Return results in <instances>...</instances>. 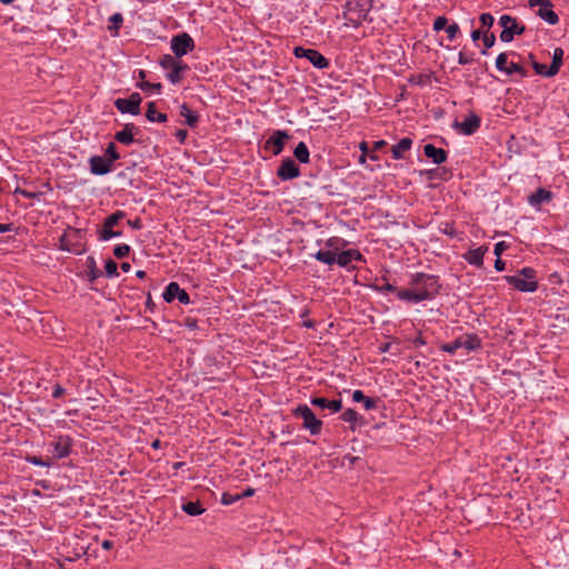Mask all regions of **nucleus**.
Instances as JSON below:
<instances>
[{
	"instance_id": "obj_1",
	"label": "nucleus",
	"mask_w": 569,
	"mask_h": 569,
	"mask_svg": "<svg viewBox=\"0 0 569 569\" xmlns=\"http://www.w3.org/2000/svg\"><path fill=\"white\" fill-rule=\"evenodd\" d=\"M410 284L415 288L416 292L419 293L422 301L433 299L440 290L439 278L422 272L415 273Z\"/></svg>"
},
{
	"instance_id": "obj_2",
	"label": "nucleus",
	"mask_w": 569,
	"mask_h": 569,
	"mask_svg": "<svg viewBox=\"0 0 569 569\" xmlns=\"http://www.w3.org/2000/svg\"><path fill=\"white\" fill-rule=\"evenodd\" d=\"M505 280L521 292H535L538 289L536 270L522 268L516 276H506Z\"/></svg>"
},
{
	"instance_id": "obj_3",
	"label": "nucleus",
	"mask_w": 569,
	"mask_h": 569,
	"mask_svg": "<svg viewBox=\"0 0 569 569\" xmlns=\"http://www.w3.org/2000/svg\"><path fill=\"white\" fill-rule=\"evenodd\" d=\"M160 64L163 69L169 70L167 78L173 84L181 82L183 78L182 73L189 70V67L186 63L177 60L176 57L170 54H164L160 60Z\"/></svg>"
},
{
	"instance_id": "obj_4",
	"label": "nucleus",
	"mask_w": 569,
	"mask_h": 569,
	"mask_svg": "<svg viewBox=\"0 0 569 569\" xmlns=\"http://www.w3.org/2000/svg\"><path fill=\"white\" fill-rule=\"evenodd\" d=\"M499 24L502 28L500 33L502 42H511L515 36H520L526 31L525 26L519 24L517 19L509 14H502L499 19Z\"/></svg>"
},
{
	"instance_id": "obj_5",
	"label": "nucleus",
	"mask_w": 569,
	"mask_h": 569,
	"mask_svg": "<svg viewBox=\"0 0 569 569\" xmlns=\"http://www.w3.org/2000/svg\"><path fill=\"white\" fill-rule=\"evenodd\" d=\"M170 48L176 58H181L194 49V41L189 33L182 32L171 38Z\"/></svg>"
},
{
	"instance_id": "obj_6",
	"label": "nucleus",
	"mask_w": 569,
	"mask_h": 569,
	"mask_svg": "<svg viewBox=\"0 0 569 569\" xmlns=\"http://www.w3.org/2000/svg\"><path fill=\"white\" fill-rule=\"evenodd\" d=\"M293 413L303 419V427L308 429L311 435H318L320 432L322 423L307 405L298 406Z\"/></svg>"
},
{
	"instance_id": "obj_7",
	"label": "nucleus",
	"mask_w": 569,
	"mask_h": 569,
	"mask_svg": "<svg viewBox=\"0 0 569 569\" xmlns=\"http://www.w3.org/2000/svg\"><path fill=\"white\" fill-rule=\"evenodd\" d=\"M531 8H537L536 14L549 24H556L559 20L557 13L552 10L550 0H529Z\"/></svg>"
},
{
	"instance_id": "obj_8",
	"label": "nucleus",
	"mask_w": 569,
	"mask_h": 569,
	"mask_svg": "<svg viewBox=\"0 0 569 569\" xmlns=\"http://www.w3.org/2000/svg\"><path fill=\"white\" fill-rule=\"evenodd\" d=\"M141 101H142V98H141L140 93L133 92L127 99H123V98L117 99L114 101V106L121 113H130V114L137 116L140 113Z\"/></svg>"
},
{
	"instance_id": "obj_9",
	"label": "nucleus",
	"mask_w": 569,
	"mask_h": 569,
	"mask_svg": "<svg viewBox=\"0 0 569 569\" xmlns=\"http://www.w3.org/2000/svg\"><path fill=\"white\" fill-rule=\"evenodd\" d=\"M293 53L297 58L308 59L312 66L318 69H325L329 66V61L318 50L306 49L303 47H296Z\"/></svg>"
},
{
	"instance_id": "obj_10",
	"label": "nucleus",
	"mask_w": 569,
	"mask_h": 569,
	"mask_svg": "<svg viewBox=\"0 0 569 569\" xmlns=\"http://www.w3.org/2000/svg\"><path fill=\"white\" fill-rule=\"evenodd\" d=\"M496 67L499 71L507 74L519 73L522 78L528 76L527 70L523 67L512 61L509 62L508 56L505 52L497 57Z\"/></svg>"
},
{
	"instance_id": "obj_11",
	"label": "nucleus",
	"mask_w": 569,
	"mask_h": 569,
	"mask_svg": "<svg viewBox=\"0 0 569 569\" xmlns=\"http://www.w3.org/2000/svg\"><path fill=\"white\" fill-rule=\"evenodd\" d=\"M277 174L282 180H290L300 176V169L291 158L282 161Z\"/></svg>"
},
{
	"instance_id": "obj_12",
	"label": "nucleus",
	"mask_w": 569,
	"mask_h": 569,
	"mask_svg": "<svg viewBox=\"0 0 569 569\" xmlns=\"http://www.w3.org/2000/svg\"><path fill=\"white\" fill-rule=\"evenodd\" d=\"M110 160L100 156H93L89 160L90 171L97 176H103L111 171Z\"/></svg>"
},
{
	"instance_id": "obj_13",
	"label": "nucleus",
	"mask_w": 569,
	"mask_h": 569,
	"mask_svg": "<svg viewBox=\"0 0 569 569\" xmlns=\"http://www.w3.org/2000/svg\"><path fill=\"white\" fill-rule=\"evenodd\" d=\"M456 127H458L463 134L470 136L480 127V118L475 113H470L462 122L457 123Z\"/></svg>"
},
{
	"instance_id": "obj_14",
	"label": "nucleus",
	"mask_w": 569,
	"mask_h": 569,
	"mask_svg": "<svg viewBox=\"0 0 569 569\" xmlns=\"http://www.w3.org/2000/svg\"><path fill=\"white\" fill-rule=\"evenodd\" d=\"M288 137L289 136L286 131L278 130L267 140V146L272 148L273 154L277 156L282 152L284 140Z\"/></svg>"
},
{
	"instance_id": "obj_15",
	"label": "nucleus",
	"mask_w": 569,
	"mask_h": 569,
	"mask_svg": "<svg viewBox=\"0 0 569 569\" xmlns=\"http://www.w3.org/2000/svg\"><path fill=\"white\" fill-rule=\"evenodd\" d=\"M488 251V247L481 246L476 249H470L463 254V259L476 267H481L483 263V256Z\"/></svg>"
},
{
	"instance_id": "obj_16",
	"label": "nucleus",
	"mask_w": 569,
	"mask_h": 569,
	"mask_svg": "<svg viewBox=\"0 0 569 569\" xmlns=\"http://www.w3.org/2000/svg\"><path fill=\"white\" fill-rule=\"evenodd\" d=\"M54 456L59 459L69 456L71 449V440L67 436H60L53 442Z\"/></svg>"
},
{
	"instance_id": "obj_17",
	"label": "nucleus",
	"mask_w": 569,
	"mask_h": 569,
	"mask_svg": "<svg viewBox=\"0 0 569 569\" xmlns=\"http://www.w3.org/2000/svg\"><path fill=\"white\" fill-rule=\"evenodd\" d=\"M423 152L426 157L430 158L437 164L443 163L447 160V152L431 143L425 144Z\"/></svg>"
},
{
	"instance_id": "obj_18",
	"label": "nucleus",
	"mask_w": 569,
	"mask_h": 569,
	"mask_svg": "<svg viewBox=\"0 0 569 569\" xmlns=\"http://www.w3.org/2000/svg\"><path fill=\"white\" fill-rule=\"evenodd\" d=\"M362 254L355 249H349L337 254V263L340 267H348L355 260H361Z\"/></svg>"
},
{
	"instance_id": "obj_19",
	"label": "nucleus",
	"mask_w": 569,
	"mask_h": 569,
	"mask_svg": "<svg viewBox=\"0 0 569 569\" xmlns=\"http://www.w3.org/2000/svg\"><path fill=\"white\" fill-rule=\"evenodd\" d=\"M311 403L322 409H329L331 412H338L342 407V402L339 399L328 400L320 397L312 398Z\"/></svg>"
},
{
	"instance_id": "obj_20",
	"label": "nucleus",
	"mask_w": 569,
	"mask_h": 569,
	"mask_svg": "<svg viewBox=\"0 0 569 569\" xmlns=\"http://www.w3.org/2000/svg\"><path fill=\"white\" fill-rule=\"evenodd\" d=\"M552 199V193L543 188H538L530 197L529 203L532 207H540L545 202H549Z\"/></svg>"
},
{
	"instance_id": "obj_21",
	"label": "nucleus",
	"mask_w": 569,
	"mask_h": 569,
	"mask_svg": "<svg viewBox=\"0 0 569 569\" xmlns=\"http://www.w3.org/2000/svg\"><path fill=\"white\" fill-rule=\"evenodd\" d=\"M412 146V140L408 137L406 138H402L401 140H399L398 143H396L392 149H391V152H392V157L395 159H402L405 157V153L410 150Z\"/></svg>"
},
{
	"instance_id": "obj_22",
	"label": "nucleus",
	"mask_w": 569,
	"mask_h": 569,
	"mask_svg": "<svg viewBox=\"0 0 569 569\" xmlns=\"http://www.w3.org/2000/svg\"><path fill=\"white\" fill-rule=\"evenodd\" d=\"M352 400L356 402H362L366 410H372L378 407V399H373L365 396L361 390H355L352 393Z\"/></svg>"
},
{
	"instance_id": "obj_23",
	"label": "nucleus",
	"mask_w": 569,
	"mask_h": 569,
	"mask_svg": "<svg viewBox=\"0 0 569 569\" xmlns=\"http://www.w3.org/2000/svg\"><path fill=\"white\" fill-rule=\"evenodd\" d=\"M458 340L460 348H465L468 351L476 350L481 346L480 339L475 335H466L463 337L458 338Z\"/></svg>"
},
{
	"instance_id": "obj_24",
	"label": "nucleus",
	"mask_w": 569,
	"mask_h": 569,
	"mask_svg": "<svg viewBox=\"0 0 569 569\" xmlns=\"http://www.w3.org/2000/svg\"><path fill=\"white\" fill-rule=\"evenodd\" d=\"M146 118L150 122H164L167 121V114L157 110L156 102H149L147 106Z\"/></svg>"
},
{
	"instance_id": "obj_25",
	"label": "nucleus",
	"mask_w": 569,
	"mask_h": 569,
	"mask_svg": "<svg viewBox=\"0 0 569 569\" xmlns=\"http://www.w3.org/2000/svg\"><path fill=\"white\" fill-rule=\"evenodd\" d=\"M133 124H126L121 131H118L114 136V139L122 144H130L133 142Z\"/></svg>"
},
{
	"instance_id": "obj_26",
	"label": "nucleus",
	"mask_w": 569,
	"mask_h": 569,
	"mask_svg": "<svg viewBox=\"0 0 569 569\" xmlns=\"http://www.w3.org/2000/svg\"><path fill=\"white\" fill-rule=\"evenodd\" d=\"M397 297L400 300H405V301H409V302H415V303H418V302L422 301V299H420L419 293L416 292L413 287L411 289L397 290Z\"/></svg>"
},
{
	"instance_id": "obj_27",
	"label": "nucleus",
	"mask_w": 569,
	"mask_h": 569,
	"mask_svg": "<svg viewBox=\"0 0 569 569\" xmlns=\"http://www.w3.org/2000/svg\"><path fill=\"white\" fill-rule=\"evenodd\" d=\"M180 291L181 288L177 282H170L162 293L163 300L169 303L172 302L177 299Z\"/></svg>"
},
{
	"instance_id": "obj_28",
	"label": "nucleus",
	"mask_w": 569,
	"mask_h": 569,
	"mask_svg": "<svg viewBox=\"0 0 569 569\" xmlns=\"http://www.w3.org/2000/svg\"><path fill=\"white\" fill-rule=\"evenodd\" d=\"M563 50L561 48H556L552 56V62L549 67L550 74H557L561 64H562Z\"/></svg>"
},
{
	"instance_id": "obj_29",
	"label": "nucleus",
	"mask_w": 569,
	"mask_h": 569,
	"mask_svg": "<svg viewBox=\"0 0 569 569\" xmlns=\"http://www.w3.org/2000/svg\"><path fill=\"white\" fill-rule=\"evenodd\" d=\"M315 258L320 261V262H323L326 264H333V263H337V253L333 252V251H330V250H319L316 254H315Z\"/></svg>"
},
{
	"instance_id": "obj_30",
	"label": "nucleus",
	"mask_w": 569,
	"mask_h": 569,
	"mask_svg": "<svg viewBox=\"0 0 569 569\" xmlns=\"http://www.w3.org/2000/svg\"><path fill=\"white\" fill-rule=\"evenodd\" d=\"M180 116L186 119L187 124L191 128L198 123V116L186 103L180 107Z\"/></svg>"
},
{
	"instance_id": "obj_31",
	"label": "nucleus",
	"mask_w": 569,
	"mask_h": 569,
	"mask_svg": "<svg viewBox=\"0 0 569 569\" xmlns=\"http://www.w3.org/2000/svg\"><path fill=\"white\" fill-rule=\"evenodd\" d=\"M182 510L189 516H199L204 512V509L199 501H188L183 503Z\"/></svg>"
},
{
	"instance_id": "obj_32",
	"label": "nucleus",
	"mask_w": 569,
	"mask_h": 569,
	"mask_svg": "<svg viewBox=\"0 0 569 569\" xmlns=\"http://www.w3.org/2000/svg\"><path fill=\"white\" fill-rule=\"evenodd\" d=\"M293 154L301 163H307L309 161V150L305 142L298 143L293 150Z\"/></svg>"
},
{
	"instance_id": "obj_33",
	"label": "nucleus",
	"mask_w": 569,
	"mask_h": 569,
	"mask_svg": "<svg viewBox=\"0 0 569 569\" xmlns=\"http://www.w3.org/2000/svg\"><path fill=\"white\" fill-rule=\"evenodd\" d=\"M109 31L113 34V36H118L119 34V29L123 22V17L121 13L117 12V13H113L110 18H109Z\"/></svg>"
},
{
	"instance_id": "obj_34",
	"label": "nucleus",
	"mask_w": 569,
	"mask_h": 569,
	"mask_svg": "<svg viewBox=\"0 0 569 569\" xmlns=\"http://www.w3.org/2000/svg\"><path fill=\"white\" fill-rule=\"evenodd\" d=\"M123 218H124V212L118 210L104 219V222H103L104 227H107V228L114 227Z\"/></svg>"
},
{
	"instance_id": "obj_35",
	"label": "nucleus",
	"mask_w": 569,
	"mask_h": 569,
	"mask_svg": "<svg viewBox=\"0 0 569 569\" xmlns=\"http://www.w3.org/2000/svg\"><path fill=\"white\" fill-rule=\"evenodd\" d=\"M113 227H104L102 228V230L100 231V240H103V241H107V240H110L111 238H117V237H120L122 233L121 231H114L112 230Z\"/></svg>"
},
{
	"instance_id": "obj_36",
	"label": "nucleus",
	"mask_w": 569,
	"mask_h": 569,
	"mask_svg": "<svg viewBox=\"0 0 569 569\" xmlns=\"http://www.w3.org/2000/svg\"><path fill=\"white\" fill-rule=\"evenodd\" d=\"M106 156L108 157L107 159L110 160V162H113V161L120 159V154L117 152V148L113 142H110L107 146Z\"/></svg>"
},
{
	"instance_id": "obj_37",
	"label": "nucleus",
	"mask_w": 569,
	"mask_h": 569,
	"mask_svg": "<svg viewBox=\"0 0 569 569\" xmlns=\"http://www.w3.org/2000/svg\"><path fill=\"white\" fill-rule=\"evenodd\" d=\"M137 87L143 91L154 90L157 92H160V90L162 88L161 83H151L148 81L138 82Z\"/></svg>"
},
{
	"instance_id": "obj_38",
	"label": "nucleus",
	"mask_w": 569,
	"mask_h": 569,
	"mask_svg": "<svg viewBox=\"0 0 569 569\" xmlns=\"http://www.w3.org/2000/svg\"><path fill=\"white\" fill-rule=\"evenodd\" d=\"M341 419L346 422L352 423V422L358 421L359 416H358L357 411H355L353 409H347L342 412Z\"/></svg>"
},
{
	"instance_id": "obj_39",
	"label": "nucleus",
	"mask_w": 569,
	"mask_h": 569,
	"mask_svg": "<svg viewBox=\"0 0 569 569\" xmlns=\"http://www.w3.org/2000/svg\"><path fill=\"white\" fill-rule=\"evenodd\" d=\"M446 33L448 36V39L450 41H452L460 33V28H459V26L456 22H453V23L447 26Z\"/></svg>"
},
{
	"instance_id": "obj_40",
	"label": "nucleus",
	"mask_w": 569,
	"mask_h": 569,
	"mask_svg": "<svg viewBox=\"0 0 569 569\" xmlns=\"http://www.w3.org/2000/svg\"><path fill=\"white\" fill-rule=\"evenodd\" d=\"M129 251H130V247L128 244L122 243V244H118L114 247L113 254L117 258L121 259V258H124L126 256H128Z\"/></svg>"
},
{
	"instance_id": "obj_41",
	"label": "nucleus",
	"mask_w": 569,
	"mask_h": 569,
	"mask_svg": "<svg viewBox=\"0 0 569 569\" xmlns=\"http://www.w3.org/2000/svg\"><path fill=\"white\" fill-rule=\"evenodd\" d=\"M104 270L108 277L118 276V264L111 259L106 262Z\"/></svg>"
},
{
	"instance_id": "obj_42",
	"label": "nucleus",
	"mask_w": 569,
	"mask_h": 569,
	"mask_svg": "<svg viewBox=\"0 0 569 569\" xmlns=\"http://www.w3.org/2000/svg\"><path fill=\"white\" fill-rule=\"evenodd\" d=\"M241 498H242V496H239V493L224 492L222 495L221 501L223 505L229 506V505H232L233 502L240 500Z\"/></svg>"
},
{
	"instance_id": "obj_43",
	"label": "nucleus",
	"mask_w": 569,
	"mask_h": 569,
	"mask_svg": "<svg viewBox=\"0 0 569 569\" xmlns=\"http://www.w3.org/2000/svg\"><path fill=\"white\" fill-rule=\"evenodd\" d=\"M532 67L538 74H542L545 77H553L555 76V74L549 73V67H547L546 64L533 61Z\"/></svg>"
},
{
	"instance_id": "obj_44",
	"label": "nucleus",
	"mask_w": 569,
	"mask_h": 569,
	"mask_svg": "<svg viewBox=\"0 0 569 569\" xmlns=\"http://www.w3.org/2000/svg\"><path fill=\"white\" fill-rule=\"evenodd\" d=\"M480 22L483 28L490 29L495 22V18L491 13H481L480 16Z\"/></svg>"
},
{
	"instance_id": "obj_45",
	"label": "nucleus",
	"mask_w": 569,
	"mask_h": 569,
	"mask_svg": "<svg viewBox=\"0 0 569 569\" xmlns=\"http://www.w3.org/2000/svg\"><path fill=\"white\" fill-rule=\"evenodd\" d=\"M460 348L459 340L456 339L452 342L446 343L441 347V349L448 353H455Z\"/></svg>"
},
{
	"instance_id": "obj_46",
	"label": "nucleus",
	"mask_w": 569,
	"mask_h": 569,
	"mask_svg": "<svg viewBox=\"0 0 569 569\" xmlns=\"http://www.w3.org/2000/svg\"><path fill=\"white\" fill-rule=\"evenodd\" d=\"M448 23V20L446 17H438L436 18L435 22H433V30L435 31H440L442 29L446 30L447 28V24Z\"/></svg>"
},
{
	"instance_id": "obj_47",
	"label": "nucleus",
	"mask_w": 569,
	"mask_h": 569,
	"mask_svg": "<svg viewBox=\"0 0 569 569\" xmlns=\"http://www.w3.org/2000/svg\"><path fill=\"white\" fill-rule=\"evenodd\" d=\"M483 46L486 48H491L496 42V37L493 33L485 32L482 37Z\"/></svg>"
},
{
	"instance_id": "obj_48",
	"label": "nucleus",
	"mask_w": 569,
	"mask_h": 569,
	"mask_svg": "<svg viewBox=\"0 0 569 569\" xmlns=\"http://www.w3.org/2000/svg\"><path fill=\"white\" fill-rule=\"evenodd\" d=\"M508 249V244L505 242V241H500L498 243H496L495 246V254L497 257H500V254L506 250Z\"/></svg>"
},
{
	"instance_id": "obj_49",
	"label": "nucleus",
	"mask_w": 569,
	"mask_h": 569,
	"mask_svg": "<svg viewBox=\"0 0 569 569\" xmlns=\"http://www.w3.org/2000/svg\"><path fill=\"white\" fill-rule=\"evenodd\" d=\"M177 299L179 300L180 303L182 305H188L190 302V298H189V295L187 293L186 290L181 289V291L179 292Z\"/></svg>"
},
{
	"instance_id": "obj_50",
	"label": "nucleus",
	"mask_w": 569,
	"mask_h": 569,
	"mask_svg": "<svg viewBox=\"0 0 569 569\" xmlns=\"http://www.w3.org/2000/svg\"><path fill=\"white\" fill-rule=\"evenodd\" d=\"M64 393V389L60 385H56L52 391L53 398H60Z\"/></svg>"
},
{
	"instance_id": "obj_51",
	"label": "nucleus",
	"mask_w": 569,
	"mask_h": 569,
	"mask_svg": "<svg viewBox=\"0 0 569 569\" xmlns=\"http://www.w3.org/2000/svg\"><path fill=\"white\" fill-rule=\"evenodd\" d=\"M472 61L471 58H468L463 52H460L459 53V57H458V62L460 64H468Z\"/></svg>"
},
{
	"instance_id": "obj_52",
	"label": "nucleus",
	"mask_w": 569,
	"mask_h": 569,
	"mask_svg": "<svg viewBox=\"0 0 569 569\" xmlns=\"http://www.w3.org/2000/svg\"><path fill=\"white\" fill-rule=\"evenodd\" d=\"M505 267H506L505 261H502V260L500 259V257H498V258H497V260L495 261V269H496L497 271H502V270H505Z\"/></svg>"
},
{
	"instance_id": "obj_53",
	"label": "nucleus",
	"mask_w": 569,
	"mask_h": 569,
	"mask_svg": "<svg viewBox=\"0 0 569 569\" xmlns=\"http://www.w3.org/2000/svg\"><path fill=\"white\" fill-rule=\"evenodd\" d=\"M60 248L62 250L70 251V248L68 247V243H67V234L61 237V239H60Z\"/></svg>"
},
{
	"instance_id": "obj_54",
	"label": "nucleus",
	"mask_w": 569,
	"mask_h": 569,
	"mask_svg": "<svg viewBox=\"0 0 569 569\" xmlns=\"http://www.w3.org/2000/svg\"><path fill=\"white\" fill-rule=\"evenodd\" d=\"M177 138L179 139L180 142H183L186 137H187V131L183 130V129H180L177 131L176 133Z\"/></svg>"
},
{
	"instance_id": "obj_55",
	"label": "nucleus",
	"mask_w": 569,
	"mask_h": 569,
	"mask_svg": "<svg viewBox=\"0 0 569 569\" xmlns=\"http://www.w3.org/2000/svg\"><path fill=\"white\" fill-rule=\"evenodd\" d=\"M12 230V224L10 223H0V233L8 232Z\"/></svg>"
},
{
	"instance_id": "obj_56",
	"label": "nucleus",
	"mask_w": 569,
	"mask_h": 569,
	"mask_svg": "<svg viewBox=\"0 0 569 569\" xmlns=\"http://www.w3.org/2000/svg\"><path fill=\"white\" fill-rule=\"evenodd\" d=\"M128 224L131 226L132 228L134 229H140L141 228V221L140 219H136L133 221L129 220L128 221Z\"/></svg>"
},
{
	"instance_id": "obj_57",
	"label": "nucleus",
	"mask_w": 569,
	"mask_h": 569,
	"mask_svg": "<svg viewBox=\"0 0 569 569\" xmlns=\"http://www.w3.org/2000/svg\"><path fill=\"white\" fill-rule=\"evenodd\" d=\"M101 547L106 550H109L113 547V543L112 541L110 540H103L102 543H101Z\"/></svg>"
},
{
	"instance_id": "obj_58",
	"label": "nucleus",
	"mask_w": 569,
	"mask_h": 569,
	"mask_svg": "<svg viewBox=\"0 0 569 569\" xmlns=\"http://www.w3.org/2000/svg\"><path fill=\"white\" fill-rule=\"evenodd\" d=\"M254 493V490L252 488L246 489L242 493H239V496L243 497H251Z\"/></svg>"
},
{
	"instance_id": "obj_59",
	"label": "nucleus",
	"mask_w": 569,
	"mask_h": 569,
	"mask_svg": "<svg viewBox=\"0 0 569 569\" xmlns=\"http://www.w3.org/2000/svg\"><path fill=\"white\" fill-rule=\"evenodd\" d=\"M481 37V31L480 30H475L471 32V38L473 41H477L478 39H480Z\"/></svg>"
},
{
	"instance_id": "obj_60",
	"label": "nucleus",
	"mask_w": 569,
	"mask_h": 569,
	"mask_svg": "<svg viewBox=\"0 0 569 569\" xmlns=\"http://www.w3.org/2000/svg\"><path fill=\"white\" fill-rule=\"evenodd\" d=\"M383 146H386V141H383V140H379V141H376V142H375L373 149H375V150H379V149H381Z\"/></svg>"
},
{
	"instance_id": "obj_61",
	"label": "nucleus",
	"mask_w": 569,
	"mask_h": 569,
	"mask_svg": "<svg viewBox=\"0 0 569 569\" xmlns=\"http://www.w3.org/2000/svg\"><path fill=\"white\" fill-rule=\"evenodd\" d=\"M360 150H361V152H362L363 154H367V153H368L369 148H368L367 142H365V141H363V142H361V143H360Z\"/></svg>"
},
{
	"instance_id": "obj_62",
	"label": "nucleus",
	"mask_w": 569,
	"mask_h": 569,
	"mask_svg": "<svg viewBox=\"0 0 569 569\" xmlns=\"http://www.w3.org/2000/svg\"><path fill=\"white\" fill-rule=\"evenodd\" d=\"M120 267L124 272H129L131 269V266L128 262H122Z\"/></svg>"
},
{
	"instance_id": "obj_63",
	"label": "nucleus",
	"mask_w": 569,
	"mask_h": 569,
	"mask_svg": "<svg viewBox=\"0 0 569 569\" xmlns=\"http://www.w3.org/2000/svg\"><path fill=\"white\" fill-rule=\"evenodd\" d=\"M383 290H386V291H390V292H396V293H397V289H396L392 284H389V283H387V284L383 287Z\"/></svg>"
},
{
	"instance_id": "obj_64",
	"label": "nucleus",
	"mask_w": 569,
	"mask_h": 569,
	"mask_svg": "<svg viewBox=\"0 0 569 569\" xmlns=\"http://www.w3.org/2000/svg\"><path fill=\"white\" fill-rule=\"evenodd\" d=\"M31 462H32L33 465H37V466H43V462L41 461V459H40V458H36V457H34V458H32Z\"/></svg>"
}]
</instances>
